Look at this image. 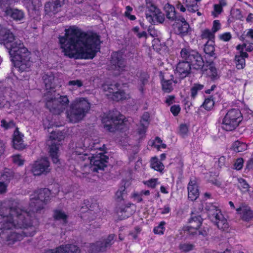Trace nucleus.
<instances>
[{"instance_id":"obj_1","label":"nucleus","mask_w":253,"mask_h":253,"mask_svg":"<svg viewBox=\"0 0 253 253\" xmlns=\"http://www.w3.org/2000/svg\"><path fill=\"white\" fill-rule=\"evenodd\" d=\"M50 191L48 189H40L30 195L29 211L22 210L19 204L12 201L9 214H0V230L7 234V239L11 242L20 241L25 236H32L36 233V227L31 220L30 213L38 211L50 199Z\"/></svg>"},{"instance_id":"obj_2","label":"nucleus","mask_w":253,"mask_h":253,"mask_svg":"<svg viewBox=\"0 0 253 253\" xmlns=\"http://www.w3.org/2000/svg\"><path fill=\"white\" fill-rule=\"evenodd\" d=\"M59 38L60 47L70 58L92 59L100 49V39L95 33L83 32L76 26L66 29Z\"/></svg>"},{"instance_id":"obj_3","label":"nucleus","mask_w":253,"mask_h":253,"mask_svg":"<svg viewBox=\"0 0 253 253\" xmlns=\"http://www.w3.org/2000/svg\"><path fill=\"white\" fill-rule=\"evenodd\" d=\"M11 61L14 66L20 72H28L30 70L32 62L30 61V52L24 47L19 40H16L13 44L8 48Z\"/></svg>"},{"instance_id":"obj_4","label":"nucleus","mask_w":253,"mask_h":253,"mask_svg":"<svg viewBox=\"0 0 253 253\" xmlns=\"http://www.w3.org/2000/svg\"><path fill=\"white\" fill-rule=\"evenodd\" d=\"M90 108V104L86 98H76L66 111L67 118L71 123H78L83 119Z\"/></svg>"},{"instance_id":"obj_5","label":"nucleus","mask_w":253,"mask_h":253,"mask_svg":"<svg viewBox=\"0 0 253 253\" xmlns=\"http://www.w3.org/2000/svg\"><path fill=\"white\" fill-rule=\"evenodd\" d=\"M46 107L50 111L55 114H60L67 108L69 99L67 95H60L56 97L55 92L44 97Z\"/></svg>"},{"instance_id":"obj_6","label":"nucleus","mask_w":253,"mask_h":253,"mask_svg":"<svg viewBox=\"0 0 253 253\" xmlns=\"http://www.w3.org/2000/svg\"><path fill=\"white\" fill-rule=\"evenodd\" d=\"M205 209L208 212L210 219L217 225L218 228L223 230L228 228V223L217 207L209 203L206 204Z\"/></svg>"},{"instance_id":"obj_7","label":"nucleus","mask_w":253,"mask_h":253,"mask_svg":"<svg viewBox=\"0 0 253 253\" xmlns=\"http://www.w3.org/2000/svg\"><path fill=\"white\" fill-rule=\"evenodd\" d=\"M242 117L239 109L234 108L229 110L223 119L222 128L226 131L234 130L241 122Z\"/></svg>"},{"instance_id":"obj_8","label":"nucleus","mask_w":253,"mask_h":253,"mask_svg":"<svg viewBox=\"0 0 253 253\" xmlns=\"http://www.w3.org/2000/svg\"><path fill=\"white\" fill-rule=\"evenodd\" d=\"M63 133L59 131H52L47 141L49 146V153L54 163L57 164L59 162V142L64 139Z\"/></svg>"},{"instance_id":"obj_9","label":"nucleus","mask_w":253,"mask_h":253,"mask_svg":"<svg viewBox=\"0 0 253 253\" xmlns=\"http://www.w3.org/2000/svg\"><path fill=\"white\" fill-rule=\"evenodd\" d=\"M180 57L183 61L191 63L194 69H201L204 66V61L201 55L196 51L189 47L181 49Z\"/></svg>"},{"instance_id":"obj_10","label":"nucleus","mask_w":253,"mask_h":253,"mask_svg":"<svg viewBox=\"0 0 253 253\" xmlns=\"http://www.w3.org/2000/svg\"><path fill=\"white\" fill-rule=\"evenodd\" d=\"M18 0H0V10L4 12V15L16 21H21L25 18V13L22 10L13 8L7 6L13 4Z\"/></svg>"},{"instance_id":"obj_11","label":"nucleus","mask_w":253,"mask_h":253,"mask_svg":"<svg viewBox=\"0 0 253 253\" xmlns=\"http://www.w3.org/2000/svg\"><path fill=\"white\" fill-rule=\"evenodd\" d=\"M126 63L123 54L120 52H115L112 54L109 70L116 75H119L125 71Z\"/></svg>"},{"instance_id":"obj_12","label":"nucleus","mask_w":253,"mask_h":253,"mask_svg":"<svg viewBox=\"0 0 253 253\" xmlns=\"http://www.w3.org/2000/svg\"><path fill=\"white\" fill-rule=\"evenodd\" d=\"M145 15L147 21L152 24L162 23L165 20L164 14L151 2L146 3Z\"/></svg>"},{"instance_id":"obj_13","label":"nucleus","mask_w":253,"mask_h":253,"mask_svg":"<svg viewBox=\"0 0 253 253\" xmlns=\"http://www.w3.org/2000/svg\"><path fill=\"white\" fill-rule=\"evenodd\" d=\"M102 87L105 95L113 100L118 101L129 98V95L121 90L118 84H105Z\"/></svg>"},{"instance_id":"obj_14","label":"nucleus","mask_w":253,"mask_h":253,"mask_svg":"<svg viewBox=\"0 0 253 253\" xmlns=\"http://www.w3.org/2000/svg\"><path fill=\"white\" fill-rule=\"evenodd\" d=\"M42 79L45 84L46 92L44 93V97L50 93L55 92V87L61 83V79L52 72H48L43 75Z\"/></svg>"},{"instance_id":"obj_15","label":"nucleus","mask_w":253,"mask_h":253,"mask_svg":"<svg viewBox=\"0 0 253 253\" xmlns=\"http://www.w3.org/2000/svg\"><path fill=\"white\" fill-rule=\"evenodd\" d=\"M102 122L106 130L113 131L119 127V125L124 123V117L123 116H114L111 114H105L102 117Z\"/></svg>"},{"instance_id":"obj_16","label":"nucleus","mask_w":253,"mask_h":253,"mask_svg":"<svg viewBox=\"0 0 253 253\" xmlns=\"http://www.w3.org/2000/svg\"><path fill=\"white\" fill-rule=\"evenodd\" d=\"M50 170L49 162L44 158L35 161L32 166L31 171L34 175L46 174Z\"/></svg>"},{"instance_id":"obj_17","label":"nucleus","mask_w":253,"mask_h":253,"mask_svg":"<svg viewBox=\"0 0 253 253\" xmlns=\"http://www.w3.org/2000/svg\"><path fill=\"white\" fill-rule=\"evenodd\" d=\"M87 158L93 171L103 169L106 166V163L108 159V157L101 153L97 154H92V156L88 157Z\"/></svg>"},{"instance_id":"obj_18","label":"nucleus","mask_w":253,"mask_h":253,"mask_svg":"<svg viewBox=\"0 0 253 253\" xmlns=\"http://www.w3.org/2000/svg\"><path fill=\"white\" fill-rule=\"evenodd\" d=\"M44 253H81L80 248L73 244L61 245L53 250H49Z\"/></svg>"},{"instance_id":"obj_19","label":"nucleus","mask_w":253,"mask_h":253,"mask_svg":"<svg viewBox=\"0 0 253 253\" xmlns=\"http://www.w3.org/2000/svg\"><path fill=\"white\" fill-rule=\"evenodd\" d=\"M16 40L18 39L15 38L9 30L0 25V42H1L7 48L11 47Z\"/></svg>"},{"instance_id":"obj_20","label":"nucleus","mask_w":253,"mask_h":253,"mask_svg":"<svg viewBox=\"0 0 253 253\" xmlns=\"http://www.w3.org/2000/svg\"><path fill=\"white\" fill-rule=\"evenodd\" d=\"M237 49L239 50H243V46L238 45L237 46ZM248 54L243 51H241L238 54H237L235 56V63L236 67L238 69H243L246 65L245 59L248 58Z\"/></svg>"},{"instance_id":"obj_21","label":"nucleus","mask_w":253,"mask_h":253,"mask_svg":"<svg viewBox=\"0 0 253 253\" xmlns=\"http://www.w3.org/2000/svg\"><path fill=\"white\" fill-rule=\"evenodd\" d=\"M191 66L192 65L189 62H179L176 68L175 74L179 76L180 78H185L190 73Z\"/></svg>"},{"instance_id":"obj_22","label":"nucleus","mask_w":253,"mask_h":253,"mask_svg":"<svg viewBox=\"0 0 253 253\" xmlns=\"http://www.w3.org/2000/svg\"><path fill=\"white\" fill-rule=\"evenodd\" d=\"M115 238L114 234H111L108 236L106 239L104 243L97 242L96 244H93L90 245L91 252L93 253H96L98 252L103 251L104 249L111 245Z\"/></svg>"},{"instance_id":"obj_23","label":"nucleus","mask_w":253,"mask_h":253,"mask_svg":"<svg viewBox=\"0 0 253 253\" xmlns=\"http://www.w3.org/2000/svg\"><path fill=\"white\" fill-rule=\"evenodd\" d=\"M135 206L133 204L129 203L122 206L118 211V213L122 217V219H124L132 214L135 211Z\"/></svg>"},{"instance_id":"obj_24","label":"nucleus","mask_w":253,"mask_h":253,"mask_svg":"<svg viewBox=\"0 0 253 253\" xmlns=\"http://www.w3.org/2000/svg\"><path fill=\"white\" fill-rule=\"evenodd\" d=\"M149 124V115L147 113L144 114L140 121V126L137 132L138 136L136 139L141 138L145 134L147 127Z\"/></svg>"},{"instance_id":"obj_25","label":"nucleus","mask_w":253,"mask_h":253,"mask_svg":"<svg viewBox=\"0 0 253 253\" xmlns=\"http://www.w3.org/2000/svg\"><path fill=\"white\" fill-rule=\"evenodd\" d=\"M188 196L191 201L195 200L199 195V190L196 181L194 180H191L188 185Z\"/></svg>"},{"instance_id":"obj_26","label":"nucleus","mask_w":253,"mask_h":253,"mask_svg":"<svg viewBox=\"0 0 253 253\" xmlns=\"http://www.w3.org/2000/svg\"><path fill=\"white\" fill-rule=\"evenodd\" d=\"M66 0H54L53 3L50 2H47L45 4L44 8L46 13L52 12L56 13L57 12L61 5L64 3Z\"/></svg>"},{"instance_id":"obj_27","label":"nucleus","mask_w":253,"mask_h":253,"mask_svg":"<svg viewBox=\"0 0 253 253\" xmlns=\"http://www.w3.org/2000/svg\"><path fill=\"white\" fill-rule=\"evenodd\" d=\"M236 211L244 220L248 221L253 217V211L250 208L246 205H242L240 208L237 209Z\"/></svg>"},{"instance_id":"obj_28","label":"nucleus","mask_w":253,"mask_h":253,"mask_svg":"<svg viewBox=\"0 0 253 253\" xmlns=\"http://www.w3.org/2000/svg\"><path fill=\"white\" fill-rule=\"evenodd\" d=\"M22 137L23 135L16 128L14 132L13 138V146L15 149L21 150L25 147Z\"/></svg>"},{"instance_id":"obj_29","label":"nucleus","mask_w":253,"mask_h":253,"mask_svg":"<svg viewBox=\"0 0 253 253\" xmlns=\"http://www.w3.org/2000/svg\"><path fill=\"white\" fill-rule=\"evenodd\" d=\"M181 23L179 25L177 28V31L178 34L181 36H185L187 34L190 30L189 25L188 23L185 21L184 18H181Z\"/></svg>"},{"instance_id":"obj_30","label":"nucleus","mask_w":253,"mask_h":253,"mask_svg":"<svg viewBox=\"0 0 253 253\" xmlns=\"http://www.w3.org/2000/svg\"><path fill=\"white\" fill-rule=\"evenodd\" d=\"M164 9L168 19L171 21L176 19V13L174 6L168 3L165 5Z\"/></svg>"},{"instance_id":"obj_31","label":"nucleus","mask_w":253,"mask_h":253,"mask_svg":"<svg viewBox=\"0 0 253 253\" xmlns=\"http://www.w3.org/2000/svg\"><path fill=\"white\" fill-rule=\"evenodd\" d=\"M203 219L200 215H192L189 220V228L199 229L202 225Z\"/></svg>"},{"instance_id":"obj_32","label":"nucleus","mask_w":253,"mask_h":253,"mask_svg":"<svg viewBox=\"0 0 253 253\" xmlns=\"http://www.w3.org/2000/svg\"><path fill=\"white\" fill-rule=\"evenodd\" d=\"M53 217L55 219L66 223L67 222L68 216L64 211L60 210H57L54 211Z\"/></svg>"},{"instance_id":"obj_33","label":"nucleus","mask_w":253,"mask_h":253,"mask_svg":"<svg viewBox=\"0 0 253 253\" xmlns=\"http://www.w3.org/2000/svg\"><path fill=\"white\" fill-rule=\"evenodd\" d=\"M151 166L152 169L158 171H162L164 169L163 163L159 161L158 158L154 157L151 160Z\"/></svg>"},{"instance_id":"obj_34","label":"nucleus","mask_w":253,"mask_h":253,"mask_svg":"<svg viewBox=\"0 0 253 253\" xmlns=\"http://www.w3.org/2000/svg\"><path fill=\"white\" fill-rule=\"evenodd\" d=\"M83 85V82L81 80H71L67 84L66 86H68L70 90H75L78 88Z\"/></svg>"},{"instance_id":"obj_35","label":"nucleus","mask_w":253,"mask_h":253,"mask_svg":"<svg viewBox=\"0 0 253 253\" xmlns=\"http://www.w3.org/2000/svg\"><path fill=\"white\" fill-rule=\"evenodd\" d=\"M198 1L196 0H186V6L187 10L191 12H195L198 10Z\"/></svg>"},{"instance_id":"obj_36","label":"nucleus","mask_w":253,"mask_h":253,"mask_svg":"<svg viewBox=\"0 0 253 253\" xmlns=\"http://www.w3.org/2000/svg\"><path fill=\"white\" fill-rule=\"evenodd\" d=\"M214 42L208 41L205 45L204 51L207 54L212 56L214 51Z\"/></svg>"},{"instance_id":"obj_37","label":"nucleus","mask_w":253,"mask_h":253,"mask_svg":"<svg viewBox=\"0 0 253 253\" xmlns=\"http://www.w3.org/2000/svg\"><path fill=\"white\" fill-rule=\"evenodd\" d=\"M233 150L236 152H243L247 148L246 143L237 141L234 143L232 146Z\"/></svg>"},{"instance_id":"obj_38","label":"nucleus","mask_w":253,"mask_h":253,"mask_svg":"<svg viewBox=\"0 0 253 253\" xmlns=\"http://www.w3.org/2000/svg\"><path fill=\"white\" fill-rule=\"evenodd\" d=\"M237 180L238 186L242 192H246L249 190V185L245 179L242 178H238Z\"/></svg>"},{"instance_id":"obj_39","label":"nucleus","mask_w":253,"mask_h":253,"mask_svg":"<svg viewBox=\"0 0 253 253\" xmlns=\"http://www.w3.org/2000/svg\"><path fill=\"white\" fill-rule=\"evenodd\" d=\"M206 72L207 74L212 79H215L217 76L216 69L212 63L209 65L206 69Z\"/></svg>"},{"instance_id":"obj_40","label":"nucleus","mask_w":253,"mask_h":253,"mask_svg":"<svg viewBox=\"0 0 253 253\" xmlns=\"http://www.w3.org/2000/svg\"><path fill=\"white\" fill-rule=\"evenodd\" d=\"M172 82L171 80L163 79L162 81L163 89L166 92H170L173 88Z\"/></svg>"},{"instance_id":"obj_41","label":"nucleus","mask_w":253,"mask_h":253,"mask_svg":"<svg viewBox=\"0 0 253 253\" xmlns=\"http://www.w3.org/2000/svg\"><path fill=\"white\" fill-rule=\"evenodd\" d=\"M201 37L203 39L208 40V41H214V34L209 29H205L202 31Z\"/></svg>"},{"instance_id":"obj_42","label":"nucleus","mask_w":253,"mask_h":253,"mask_svg":"<svg viewBox=\"0 0 253 253\" xmlns=\"http://www.w3.org/2000/svg\"><path fill=\"white\" fill-rule=\"evenodd\" d=\"M166 224V222L164 221H161L159 225L155 227L154 229V232L155 234L162 235L164 233V231L165 230V225Z\"/></svg>"},{"instance_id":"obj_43","label":"nucleus","mask_w":253,"mask_h":253,"mask_svg":"<svg viewBox=\"0 0 253 253\" xmlns=\"http://www.w3.org/2000/svg\"><path fill=\"white\" fill-rule=\"evenodd\" d=\"M204 88V85L201 84H196L191 89V97L194 98L198 91L202 90Z\"/></svg>"},{"instance_id":"obj_44","label":"nucleus","mask_w":253,"mask_h":253,"mask_svg":"<svg viewBox=\"0 0 253 253\" xmlns=\"http://www.w3.org/2000/svg\"><path fill=\"white\" fill-rule=\"evenodd\" d=\"M153 145L158 150L161 149H165L167 147L166 145L162 143V140L159 137H156L154 140Z\"/></svg>"},{"instance_id":"obj_45","label":"nucleus","mask_w":253,"mask_h":253,"mask_svg":"<svg viewBox=\"0 0 253 253\" xmlns=\"http://www.w3.org/2000/svg\"><path fill=\"white\" fill-rule=\"evenodd\" d=\"M148 78V75L146 74H143L141 77H140V84L138 86V89L141 92H143L144 90L143 86L147 83Z\"/></svg>"},{"instance_id":"obj_46","label":"nucleus","mask_w":253,"mask_h":253,"mask_svg":"<svg viewBox=\"0 0 253 253\" xmlns=\"http://www.w3.org/2000/svg\"><path fill=\"white\" fill-rule=\"evenodd\" d=\"M13 176V173L12 171L8 169H5L4 172L1 175V179L5 181H9Z\"/></svg>"},{"instance_id":"obj_47","label":"nucleus","mask_w":253,"mask_h":253,"mask_svg":"<svg viewBox=\"0 0 253 253\" xmlns=\"http://www.w3.org/2000/svg\"><path fill=\"white\" fill-rule=\"evenodd\" d=\"M203 106L207 110H211L214 106V101L212 99L208 98L205 99Z\"/></svg>"},{"instance_id":"obj_48","label":"nucleus","mask_w":253,"mask_h":253,"mask_svg":"<svg viewBox=\"0 0 253 253\" xmlns=\"http://www.w3.org/2000/svg\"><path fill=\"white\" fill-rule=\"evenodd\" d=\"M194 246L188 243L181 244L179 246V250L182 252H187L193 250Z\"/></svg>"},{"instance_id":"obj_49","label":"nucleus","mask_w":253,"mask_h":253,"mask_svg":"<svg viewBox=\"0 0 253 253\" xmlns=\"http://www.w3.org/2000/svg\"><path fill=\"white\" fill-rule=\"evenodd\" d=\"M143 183L148 187L155 188L159 184L157 178H151L148 180L144 181Z\"/></svg>"},{"instance_id":"obj_50","label":"nucleus","mask_w":253,"mask_h":253,"mask_svg":"<svg viewBox=\"0 0 253 253\" xmlns=\"http://www.w3.org/2000/svg\"><path fill=\"white\" fill-rule=\"evenodd\" d=\"M12 161L15 164L19 166L23 165L24 160L19 155H15L12 156Z\"/></svg>"},{"instance_id":"obj_51","label":"nucleus","mask_w":253,"mask_h":253,"mask_svg":"<svg viewBox=\"0 0 253 253\" xmlns=\"http://www.w3.org/2000/svg\"><path fill=\"white\" fill-rule=\"evenodd\" d=\"M188 132V126L186 125L182 124L179 126V134L182 137L187 135Z\"/></svg>"},{"instance_id":"obj_52","label":"nucleus","mask_w":253,"mask_h":253,"mask_svg":"<svg viewBox=\"0 0 253 253\" xmlns=\"http://www.w3.org/2000/svg\"><path fill=\"white\" fill-rule=\"evenodd\" d=\"M125 188L122 187L121 188V189L118 190L116 193L115 197L116 199L119 201L123 200Z\"/></svg>"},{"instance_id":"obj_53","label":"nucleus","mask_w":253,"mask_h":253,"mask_svg":"<svg viewBox=\"0 0 253 253\" xmlns=\"http://www.w3.org/2000/svg\"><path fill=\"white\" fill-rule=\"evenodd\" d=\"M222 6L218 4H215L214 5V10L212 12V15L214 17L217 16L222 11Z\"/></svg>"},{"instance_id":"obj_54","label":"nucleus","mask_w":253,"mask_h":253,"mask_svg":"<svg viewBox=\"0 0 253 253\" xmlns=\"http://www.w3.org/2000/svg\"><path fill=\"white\" fill-rule=\"evenodd\" d=\"M243 163L244 161L242 158L238 159L234 165V169L236 170H240L243 168Z\"/></svg>"},{"instance_id":"obj_55","label":"nucleus","mask_w":253,"mask_h":253,"mask_svg":"<svg viewBox=\"0 0 253 253\" xmlns=\"http://www.w3.org/2000/svg\"><path fill=\"white\" fill-rule=\"evenodd\" d=\"M1 126L6 129H8L14 126V123L13 121L7 122L6 121L2 120L1 121Z\"/></svg>"},{"instance_id":"obj_56","label":"nucleus","mask_w":253,"mask_h":253,"mask_svg":"<svg viewBox=\"0 0 253 253\" xmlns=\"http://www.w3.org/2000/svg\"><path fill=\"white\" fill-rule=\"evenodd\" d=\"M131 198L133 199L134 201H136L138 203H140L142 201V198L141 193L137 192H133L131 195Z\"/></svg>"},{"instance_id":"obj_57","label":"nucleus","mask_w":253,"mask_h":253,"mask_svg":"<svg viewBox=\"0 0 253 253\" xmlns=\"http://www.w3.org/2000/svg\"><path fill=\"white\" fill-rule=\"evenodd\" d=\"M219 37L220 39H221V40H222L224 42H228L231 38V34L229 32H226V33L220 34L219 36Z\"/></svg>"},{"instance_id":"obj_58","label":"nucleus","mask_w":253,"mask_h":253,"mask_svg":"<svg viewBox=\"0 0 253 253\" xmlns=\"http://www.w3.org/2000/svg\"><path fill=\"white\" fill-rule=\"evenodd\" d=\"M198 228H194V229H192V228H189V226L187 225L186 226H185L183 227V230L185 231H187V233L189 234H191L193 235H194L195 234H197L198 233Z\"/></svg>"},{"instance_id":"obj_59","label":"nucleus","mask_w":253,"mask_h":253,"mask_svg":"<svg viewBox=\"0 0 253 253\" xmlns=\"http://www.w3.org/2000/svg\"><path fill=\"white\" fill-rule=\"evenodd\" d=\"M221 28V25L218 20H214L213 22V26L212 27V32L214 34L218 31Z\"/></svg>"},{"instance_id":"obj_60","label":"nucleus","mask_w":253,"mask_h":253,"mask_svg":"<svg viewBox=\"0 0 253 253\" xmlns=\"http://www.w3.org/2000/svg\"><path fill=\"white\" fill-rule=\"evenodd\" d=\"M28 3H29V6L31 4L33 6L34 9H36L41 5L40 0H29Z\"/></svg>"},{"instance_id":"obj_61","label":"nucleus","mask_w":253,"mask_h":253,"mask_svg":"<svg viewBox=\"0 0 253 253\" xmlns=\"http://www.w3.org/2000/svg\"><path fill=\"white\" fill-rule=\"evenodd\" d=\"M180 108L179 105H173L170 108L171 112L174 116H176L178 115L179 112H180Z\"/></svg>"},{"instance_id":"obj_62","label":"nucleus","mask_w":253,"mask_h":253,"mask_svg":"<svg viewBox=\"0 0 253 253\" xmlns=\"http://www.w3.org/2000/svg\"><path fill=\"white\" fill-rule=\"evenodd\" d=\"M160 42L158 39H155L152 41V45L154 49L158 50L160 49Z\"/></svg>"},{"instance_id":"obj_63","label":"nucleus","mask_w":253,"mask_h":253,"mask_svg":"<svg viewBox=\"0 0 253 253\" xmlns=\"http://www.w3.org/2000/svg\"><path fill=\"white\" fill-rule=\"evenodd\" d=\"M208 228L203 227V228H201V229L199 230L198 232L199 235H202L203 237H205L208 235Z\"/></svg>"},{"instance_id":"obj_64","label":"nucleus","mask_w":253,"mask_h":253,"mask_svg":"<svg viewBox=\"0 0 253 253\" xmlns=\"http://www.w3.org/2000/svg\"><path fill=\"white\" fill-rule=\"evenodd\" d=\"M7 184L4 182H0V194L4 193L6 191Z\"/></svg>"}]
</instances>
